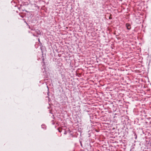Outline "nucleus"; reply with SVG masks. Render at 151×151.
Listing matches in <instances>:
<instances>
[{"label":"nucleus","instance_id":"1","mask_svg":"<svg viewBox=\"0 0 151 151\" xmlns=\"http://www.w3.org/2000/svg\"><path fill=\"white\" fill-rule=\"evenodd\" d=\"M126 27L128 29H130L131 28V26L128 23H127L126 24Z\"/></svg>","mask_w":151,"mask_h":151},{"label":"nucleus","instance_id":"2","mask_svg":"<svg viewBox=\"0 0 151 151\" xmlns=\"http://www.w3.org/2000/svg\"><path fill=\"white\" fill-rule=\"evenodd\" d=\"M109 19H111V17H109Z\"/></svg>","mask_w":151,"mask_h":151}]
</instances>
